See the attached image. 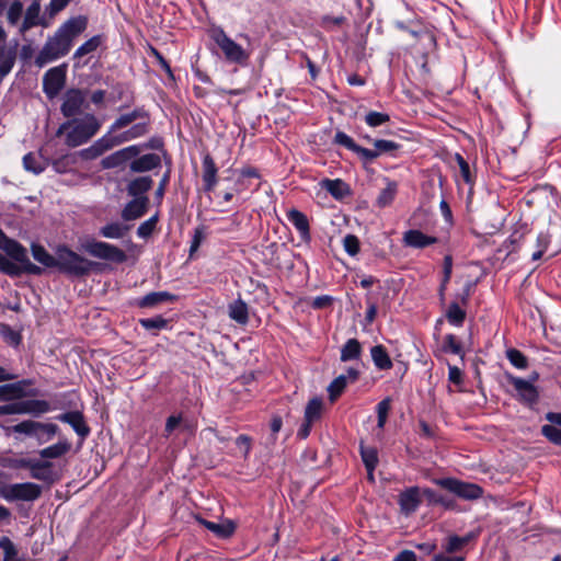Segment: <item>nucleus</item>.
<instances>
[{"label":"nucleus","mask_w":561,"mask_h":561,"mask_svg":"<svg viewBox=\"0 0 561 561\" xmlns=\"http://www.w3.org/2000/svg\"><path fill=\"white\" fill-rule=\"evenodd\" d=\"M322 187H324L335 198H342L348 192L347 185L340 179H336V180L325 179L322 181Z\"/></svg>","instance_id":"c9c22d12"},{"label":"nucleus","mask_w":561,"mask_h":561,"mask_svg":"<svg viewBox=\"0 0 561 561\" xmlns=\"http://www.w3.org/2000/svg\"><path fill=\"white\" fill-rule=\"evenodd\" d=\"M421 504L420 489L412 486L401 492L399 495V505L404 515L414 513Z\"/></svg>","instance_id":"a211bd4d"},{"label":"nucleus","mask_w":561,"mask_h":561,"mask_svg":"<svg viewBox=\"0 0 561 561\" xmlns=\"http://www.w3.org/2000/svg\"><path fill=\"white\" fill-rule=\"evenodd\" d=\"M334 142L337 144V145L346 147L347 149L352 150L353 152L355 151V149L357 147L355 141L348 135H346L343 131H337L335 134Z\"/></svg>","instance_id":"69168bd1"},{"label":"nucleus","mask_w":561,"mask_h":561,"mask_svg":"<svg viewBox=\"0 0 561 561\" xmlns=\"http://www.w3.org/2000/svg\"><path fill=\"white\" fill-rule=\"evenodd\" d=\"M175 296L168 291H152L141 297L137 301L140 308H152L167 301H173Z\"/></svg>","instance_id":"b1692460"},{"label":"nucleus","mask_w":561,"mask_h":561,"mask_svg":"<svg viewBox=\"0 0 561 561\" xmlns=\"http://www.w3.org/2000/svg\"><path fill=\"white\" fill-rule=\"evenodd\" d=\"M160 164H161L160 156H158L156 153H147V154H144V156L133 160L129 167L133 172L140 173V172L151 171V170L158 168Z\"/></svg>","instance_id":"4be33fe9"},{"label":"nucleus","mask_w":561,"mask_h":561,"mask_svg":"<svg viewBox=\"0 0 561 561\" xmlns=\"http://www.w3.org/2000/svg\"><path fill=\"white\" fill-rule=\"evenodd\" d=\"M371 359L375 366L380 370L392 368V360L383 345H375L370 350Z\"/></svg>","instance_id":"7c9ffc66"},{"label":"nucleus","mask_w":561,"mask_h":561,"mask_svg":"<svg viewBox=\"0 0 561 561\" xmlns=\"http://www.w3.org/2000/svg\"><path fill=\"white\" fill-rule=\"evenodd\" d=\"M101 128V122L95 115L87 113L81 118H72L62 123L57 136L65 135V142L69 147H78L88 142Z\"/></svg>","instance_id":"7ed1b4c3"},{"label":"nucleus","mask_w":561,"mask_h":561,"mask_svg":"<svg viewBox=\"0 0 561 561\" xmlns=\"http://www.w3.org/2000/svg\"><path fill=\"white\" fill-rule=\"evenodd\" d=\"M360 456L363 459V462L367 470H375L377 463H378V453L375 447L365 446L364 444H360L359 446Z\"/></svg>","instance_id":"ea45409f"},{"label":"nucleus","mask_w":561,"mask_h":561,"mask_svg":"<svg viewBox=\"0 0 561 561\" xmlns=\"http://www.w3.org/2000/svg\"><path fill=\"white\" fill-rule=\"evenodd\" d=\"M149 125V115L141 107L122 114L112 123L107 133L81 150L80 156L84 160H94L116 146L147 135Z\"/></svg>","instance_id":"f257e3e1"},{"label":"nucleus","mask_w":561,"mask_h":561,"mask_svg":"<svg viewBox=\"0 0 561 561\" xmlns=\"http://www.w3.org/2000/svg\"><path fill=\"white\" fill-rule=\"evenodd\" d=\"M139 323L146 330H161L168 325V321L161 316L140 319Z\"/></svg>","instance_id":"3c124183"},{"label":"nucleus","mask_w":561,"mask_h":561,"mask_svg":"<svg viewBox=\"0 0 561 561\" xmlns=\"http://www.w3.org/2000/svg\"><path fill=\"white\" fill-rule=\"evenodd\" d=\"M479 535V531H470L467 535L459 537V536H449L447 538V541L444 546L446 552L454 553L462 549L466 545H468L470 541L474 540Z\"/></svg>","instance_id":"c85d7f7f"},{"label":"nucleus","mask_w":561,"mask_h":561,"mask_svg":"<svg viewBox=\"0 0 561 561\" xmlns=\"http://www.w3.org/2000/svg\"><path fill=\"white\" fill-rule=\"evenodd\" d=\"M229 317L239 324H245L249 320L248 305L242 299H237L228 307Z\"/></svg>","instance_id":"2f4dec72"},{"label":"nucleus","mask_w":561,"mask_h":561,"mask_svg":"<svg viewBox=\"0 0 561 561\" xmlns=\"http://www.w3.org/2000/svg\"><path fill=\"white\" fill-rule=\"evenodd\" d=\"M51 467L53 465L49 461L34 460L30 469L31 477L44 482H53L55 477Z\"/></svg>","instance_id":"393cba45"},{"label":"nucleus","mask_w":561,"mask_h":561,"mask_svg":"<svg viewBox=\"0 0 561 561\" xmlns=\"http://www.w3.org/2000/svg\"><path fill=\"white\" fill-rule=\"evenodd\" d=\"M215 43L222 50L226 59L238 65H245L251 53L230 38L221 28L215 30L211 35Z\"/></svg>","instance_id":"423d86ee"},{"label":"nucleus","mask_w":561,"mask_h":561,"mask_svg":"<svg viewBox=\"0 0 561 561\" xmlns=\"http://www.w3.org/2000/svg\"><path fill=\"white\" fill-rule=\"evenodd\" d=\"M69 1L70 0H51L46 10L50 16H54L62 11L68 5Z\"/></svg>","instance_id":"338daca9"},{"label":"nucleus","mask_w":561,"mask_h":561,"mask_svg":"<svg viewBox=\"0 0 561 561\" xmlns=\"http://www.w3.org/2000/svg\"><path fill=\"white\" fill-rule=\"evenodd\" d=\"M153 181L150 176H139L131 180L127 185V193L133 197L146 196L152 187Z\"/></svg>","instance_id":"cd10ccee"},{"label":"nucleus","mask_w":561,"mask_h":561,"mask_svg":"<svg viewBox=\"0 0 561 561\" xmlns=\"http://www.w3.org/2000/svg\"><path fill=\"white\" fill-rule=\"evenodd\" d=\"M447 321L456 327H460L466 319V311L462 310L458 301H453L446 311Z\"/></svg>","instance_id":"58836bf2"},{"label":"nucleus","mask_w":561,"mask_h":561,"mask_svg":"<svg viewBox=\"0 0 561 561\" xmlns=\"http://www.w3.org/2000/svg\"><path fill=\"white\" fill-rule=\"evenodd\" d=\"M31 382L26 380L18 381L14 383H7L0 386V399L1 400H18L25 396V387Z\"/></svg>","instance_id":"5701e85b"},{"label":"nucleus","mask_w":561,"mask_h":561,"mask_svg":"<svg viewBox=\"0 0 561 561\" xmlns=\"http://www.w3.org/2000/svg\"><path fill=\"white\" fill-rule=\"evenodd\" d=\"M24 414L39 415L50 410L49 403L44 400H26L23 401Z\"/></svg>","instance_id":"a19ab883"},{"label":"nucleus","mask_w":561,"mask_h":561,"mask_svg":"<svg viewBox=\"0 0 561 561\" xmlns=\"http://www.w3.org/2000/svg\"><path fill=\"white\" fill-rule=\"evenodd\" d=\"M550 243V238L547 233L545 232H540L537 237V247H538V250L535 251L533 254H531V259L534 261H537L539 259H541V256L543 255L545 251L547 250L548 245Z\"/></svg>","instance_id":"5fc2aeb1"},{"label":"nucleus","mask_w":561,"mask_h":561,"mask_svg":"<svg viewBox=\"0 0 561 561\" xmlns=\"http://www.w3.org/2000/svg\"><path fill=\"white\" fill-rule=\"evenodd\" d=\"M141 149L139 146L133 145L121 150L113 152L112 154L105 157L101 161V165L104 169H114L121 167L128 160L136 158L140 153Z\"/></svg>","instance_id":"4468645a"},{"label":"nucleus","mask_w":561,"mask_h":561,"mask_svg":"<svg viewBox=\"0 0 561 561\" xmlns=\"http://www.w3.org/2000/svg\"><path fill=\"white\" fill-rule=\"evenodd\" d=\"M390 409H391V399L389 397L385 398L377 404V415H378L377 426L380 430H382L385 427Z\"/></svg>","instance_id":"8fccbe9b"},{"label":"nucleus","mask_w":561,"mask_h":561,"mask_svg":"<svg viewBox=\"0 0 561 561\" xmlns=\"http://www.w3.org/2000/svg\"><path fill=\"white\" fill-rule=\"evenodd\" d=\"M362 354V345L356 339H350L341 350V360L350 362L358 359Z\"/></svg>","instance_id":"72a5a7b5"},{"label":"nucleus","mask_w":561,"mask_h":561,"mask_svg":"<svg viewBox=\"0 0 561 561\" xmlns=\"http://www.w3.org/2000/svg\"><path fill=\"white\" fill-rule=\"evenodd\" d=\"M451 270H453V257L450 255H446L444 257V277L439 287V295L440 298L444 297V291L446 289L447 283L449 282L451 277Z\"/></svg>","instance_id":"864d4df0"},{"label":"nucleus","mask_w":561,"mask_h":561,"mask_svg":"<svg viewBox=\"0 0 561 561\" xmlns=\"http://www.w3.org/2000/svg\"><path fill=\"white\" fill-rule=\"evenodd\" d=\"M42 426H51L54 427V431H50L48 428H42L37 431V434H35V437L39 443H46L50 440L58 432V426L53 423H42Z\"/></svg>","instance_id":"4d7b16f0"},{"label":"nucleus","mask_w":561,"mask_h":561,"mask_svg":"<svg viewBox=\"0 0 561 561\" xmlns=\"http://www.w3.org/2000/svg\"><path fill=\"white\" fill-rule=\"evenodd\" d=\"M72 47V44L56 31L44 44L43 48L35 58V64L38 67H44L46 64L66 56Z\"/></svg>","instance_id":"39448f33"},{"label":"nucleus","mask_w":561,"mask_h":561,"mask_svg":"<svg viewBox=\"0 0 561 561\" xmlns=\"http://www.w3.org/2000/svg\"><path fill=\"white\" fill-rule=\"evenodd\" d=\"M32 254L33 257L39 262L41 264L45 265L46 267H55L56 265V255L49 254L46 249L39 244H32Z\"/></svg>","instance_id":"4c0bfd02"},{"label":"nucleus","mask_w":561,"mask_h":561,"mask_svg":"<svg viewBox=\"0 0 561 561\" xmlns=\"http://www.w3.org/2000/svg\"><path fill=\"white\" fill-rule=\"evenodd\" d=\"M546 419L551 424L541 427L542 435L551 443L561 446V413L549 412Z\"/></svg>","instance_id":"6ab92c4d"},{"label":"nucleus","mask_w":561,"mask_h":561,"mask_svg":"<svg viewBox=\"0 0 561 561\" xmlns=\"http://www.w3.org/2000/svg\"><path fill=\"white\" fill-rule=\"evenodd\" d=\"M0 271L10 276H19L21 273L26 272L23 264L19 266L3 254H0Z\"/></svg>","instance_id":"c03bdc74"},{"label":"nucleus","mask_w":561,"mask_h":561,"mask_svg":"<svg viewBox=\"0 0 561 561\" xmlns=\"http://www.w3.org/2000/svg\"><path fill=\"white\" fill-rule=\"evenodd\" d=\"M88 26V19L83 15H78L67 20L62 23L57 31L72 44L73 39L85 31Z\"/></svg>","instance_id":"2eb2a0df"},{"label":"nucleus","mask_w":561,"mask_h":561,"mask_svg":"<svg viewBox=\"0 0 561 561\" xmlns=\"http://www.w3.org/2000/svg\"><path fill=\"white\" fill-rule=\"evenodd\" d=\"M343 245L350 255H356L359 252V240L354 234H346L343 239Z\"/></svg>","instance_id":"bf43d9fd"},{"label":"nucleus","mask_w":561,"mask_h":561,"mask_svg":"<svg viewBox=\"0 0 561 561\" xmlns=\"http://www.w3.org/2000/svg\"><path fill=\"white\" fill-rule=\"evenodd\" d=\"M57 420L69 424L82 439L90 434V428L85 424L82 413L79 411L62 413L57 416Z\"/></svg>","instance_id":"f3484780"},{"label":"nucleus","mask_w":561,"mask_h":561,"mask_svg":"<svg viewBox=\"0 0 561 561\" xmlns=\"http://www.w3.org/2000/svg\"><path fill=\"white\" fill-rule=\"evenodd\" d=\"M41 10L39 0L32 1L25 11L21 0H0V16L4 14L8 24L18 26L21 35L35 26H48L46 20L41 15Z\"/></svg>","instance_id":"f03ea898"},{"label":"nucleus","mask_w":561,"mask_h":561,"mask_svg":"<svg viewBox=\"0 0 561 561\" xmlns=\"http://www.w3.org/2000/svg\"><path fill=\"white\" fill-rule=\"evenodd\" d=\"M0 249L3 250L11 259L23 264L26 273L37 275L42 272L41 267L28 260L27 250L18 241L9 238L1 229Z\"/></svg>","instance_id":"0eeeda50"},{"label":"nucleus","mask_w":561,"mask_h":561,"mask_svg":"<svg viewBox=\"0 0 561 561\" xmlns=\"http://www.w3.org/2000/svg\"><path fill=\"white\" fill-rule=\"evenodd\" d=\"M438 241L436 237L427 236L417 229H410L403 233L402 242L405 247L423 249L435 244Z\"/></svg>","instance_id":"dca6fc26"},{"label":"nucleus","mask_w":561,"mask_h":561,"mask_svg":"<svg viewBox=\"0 0 561 561\" xmlns=\"http://www.w3.org/2000/svg\"><path fill=\"white\" fill-rule=\"evenodd\" d=\"M42 488L32 482L15 483L0 488V496L7 501H35Z\"/></svg>","instance_id":"6e6552de"},{"label":"nucleus","mask_w":561,"mask_h":561,"mask_svg":"<svg viewBox=\"0 0 561 561\" xmlns=\"http://www.w3.org/2000/svg\"><path fill=\"white\" fill-rule=\"evenodd\" d=\"M0 549L4 552L3 561H11L18 553L13 542L8 537L0 539Z\"/></svg>","instance_id":"680f3d73"},{"label":"nucleus","mask_w":561,"mask_h":561,"mask_svg":"<svg viewBox=\"0 0 561 561\" xmlns=\"http://www.w3.org/2000/svg\"><path fill=\"white\" fill-rule=\"evenodd\" d=\"M374 147L376 152H378V157L381 153L391 152L393 150H397L399 148V145L392 140H386V139H377L374 140Z\"/></svg>","instance_id":"6e6d98bb"},{"label":"nucleus","mask_w":561,"mask_h":561,"mask_svg":"<svg viewBox=\"0 0 561 561\" xmlns=\"http://www.w3.org/2000/svg\"><path fill=\"white\" fill-rule=\"evenodd\" d=\"M89 107L85 92L80 89H69L62 96L60 111L67 118L76 117Z\"/></svg>","instance_id":"1a4fd4ad"},{"label":"nucleus","mask_w":561,"mask_h":561,"mask_svg":"<svg viewBox=\"0 0 561 561\" xmlns=\"http://www.w3.org/2000/svg\"><path fill=\"white\" fill-rule=\"evenodd\" d=\"M23 165L25 170L35 174H39L45 170V164L32 152L24 156Z\"/></svg>","instance_id":"a18cd8bd"},{"label":"nucleus","mask_w":561,"mask_h":561,"mask_svg":"<svg viewBox=\"0 0 561 561\" xmlns=\"http://www.w3.org/2000/svg\"><path fill=\"white\" fill-rule=\"evenodd\" d=\"M506 357L510 360V363L518 369H526L528 366V360L526 356L516 348H508L506 351Z\"/></svg>","instance_id":"09e8293b"},{"label":"nucleus","mask_w":561,"mask_h":561,"mask_svg":"<svg viewBox=\"0 0 561 561\" xmlns=\"http://www.w3.org/2000/svg\"><path fill=\"white\" fill-rule=\"evenodd\" d=\"M157 220H158V216L154 215L152 217H150L149 219H147L146 221H144L137 229V234L140 237V238H147L149 237L154 227H156V224H157Z\"/></svg>","instance_id":"13d9d810"},{"label":"nucleus","mask_w":561,"mask_h":561,"mask_svg":"<svg viewBox=\"0 0 561 561\" xmlns=\"http://www.w3.org/2000/svg\"><path fill=\"white\" fill-rule=\"evenodd\" d=\"M15 58V50L9 49L4 45H0V83L3 78L11 72Z\"/></svg>","instance_id":"c756f323"},{"label":"nucleus","mask_w":561,"mask_h":561,"mask_svg":"<svg viewBox=\"0 0 561 561\" xmlns=\"http://www.w3.org/2000/svg\"><path fill=\"white\" fill-rule=\"evenodd\" d=\"M348 383L350 382L344 375L337 376L328 387L330 401L334 402L342 394Z\"/></svg>","instance_id":"79ce46f5"},{"label":"nucleus","mask_w":561,"mask_h":561,"mask_svg":"<svg viewBox=\"0 0 561 561\" xmlns=\"http://www.w3.org/2000/svg\"><path fill=\"white\" fill-rule=\"evenodd\" d=\"M66 83V67L58 66L50 68L43 77V90L50 100L55 99L64 89Z\"/></svg>","instance_id":"f8f14e48"},{"label":"nucleus","mask_w":561,"mask_h":561,"mask_svg":"<svg viewBox=\"0 0 561 561\" xmlns=\"http://www.w3.org/2000/svg\"><path fill=\"white\" fill-rule=\"evenodd\" d=\"M42 428H48L50 431H54V427H51V426L50 427L49 426H42L41 422H36V421H32V420H26V421H23V422L16 424V425L7 427L5 432H7V434L19 433V434H24V435H27V436L35 437V434H37V431L42 430Z\"/></svg>","instance_id":"bb28decb"},{"label":"nucleus","mask_w":561,"mask_h":561,"mask_svg":"<svg viewBox=\"0 0 561 561\" xmlns=\"http://www.w3.org/2000/svg\"><path fill=\"white\" fill-rule=\"evenodd\" d=\"M204 238H205V228L196 227L194 229V234H193V239H192L191 247H190V255L191 256L193 255V253H195L198 250Z\"/></svg>","instance_id":"e2e57ef3"},{"label":"nucleus","mask_w":561,"mask_h":561,"mask_svg":"<svg viewBox=\"0 0 561 561\" xmlns=\"http://www.w3.org/2000/svg\"><path fill=\"white\" fill-rule=\"evenodd\" d=\"M397 194V184L394 182H388L387 186L380 192L377 203L380 207L388 206L393 201Z\"/></svg>","instance_id":"49530a36"},{"label":"nucleus","mask_w":561,"mask_h":561,"mask_svg":"<svg viewBox=\"0 0 561 561\" xmlns=\"http://www.w3.org/2000/svg\"><path fill=\"white\" fill-rule=\"evenodd\" d=\"M442 488L465 500H477L482 496V489L474 483L462 482L457 479L447 478L436 482Z\"/></svg>","instance_id":"9b49d317"},{"label":"nucleus","mask_w":561,"mask_h":561,"mask_svg":"<svg viewBox=\"0 0 561 561\" xmlns=\"http://www.w3.org/2000/svg\"><path fill=\"white\" fill-rule=\"evenodd\" d=\"M126 231V228H124L118 222L108 224L101 228L100 233L104 238L108 239H121Z\"/></svg>","instance_id":"de8ad7c7"},{"label":"nucleus","mask_w":561,"mask_h":561,"mask_svg":"<svg viewBox=\"0 0 561 561\" xmlns=\"http://www.w3.org/2000/svg\"><path fill=\"white\" fill-rule=\"evenodd\" d=\"M507 381L514 387L517 397L525 403H535L538 400V391L531 381L506 374Z\"/></svg>","instance_id":"ddd939ff"},{"label":"nucleus","mask_w":561,"mask_h":561,"mask_svg":"<svg viewBox=\"0 0 561 561\" xmlns=\"http://www.w3.org/2000/svg\"><path fill=\"white\" fill-rule=\"evenodd\" d=\"M323 401L321 398H312L306 405L305 419L308 422H316L321 417Z\"/></svg>","instance_id":"e433bc0d"},{"label":"nucleus","mask_w":561,"mask_h":561,"mask_svg":"<svg viewBox=\"0 0 561 561\" xmlns=\"http://www.w3.org/2000/svg\"><path fill=\"white\" fill-rule=\"evenodd\" d=\"M444 348L453 354L459 355L461 353V345L455 335L448 334L444 340Z\"/></svg>","instance_id":"0e129e2a"},{"label":"nucleus","mask_w":561,"mask_h":561,"mask_svg":"<svg viewBox=\"0 0 561 561\" xmlns=\"http://www.w3.org/2000/svg\"><path fill=\"white\" fill-rule=\"evenodd\" d=\"M83 248L90 255L98 259L114 263H123L127 260V255L123 250L106 242L91 241L87 242Z\"/></svg>","instance_id":"9d476101"},{"label":"nucleus","mask_w":561,"mask_h":561,"mask_svg":"<svg viewBox=\"0 0 561 561\" xmlns=\"http://www.w3.org/2000/svg\"><path fill=\"white\" fill-rule=\"evenodd\" d=\"M287 218L300 232L301 236L309 234V222L305 214L297 209H290L287 213Z\"/></svg>","instance_id":"f704fd0d"},{"label":"nucleus","mask_w":561,"mask_h":561,"mask_svg":"<svg viewBox=\"0 0 561 561\" xmlns=\"http://www.w3.org/2000/svg\"><path fill=\"white\" fill-rule=\"evenodd\" d=\"M365 162H371L378 157L376 150H370L357 145L355 151Z\"/></svg>","instance_id":"774afa93"},{"label":"nucleus","mask_w":561,"mask_h":561,"mask_svg":"<svg viewBox=\"0 0 561 561\" xmlns=\"http://www.w3.org/2000/svg\"><path fill=\"white\" fill-rule=\"evenodd\" d=\"M197 522L219 538H228L234 533V525L231 522L214 523L197 517Z\"/></svg>","instance_id":"a878e982"},{"label":"nucleus","mask_w":561,"mask_h":561,"mask_svg":"<svg viewBox=\"0 0 561 561\" xmlns=\"http://www.w3.org/2000/svg\"><path fill=\"white\" fill-rule=\"evenodd\" d=\"M23 401H15L0 405V415L24 414Z\"/></svg>","instance_id":"052dcab7"},{"label":"nucleus","mask_w":561,"mask_h":561,"mask_svg":"<svg viewBox=\"0 0 561 561\" xmlns=\"http://www.w3.org/2000/svg\"><path fill=\"white\" fill-rule=\"evenodd\" d=\"M71 448L67 440H60L57 444L50 445L39 451L42 458L54 459L66 455Z\"/></svg>","instance_id":"473e14b6"},{"label":"nucleus","mask_w":561,"mask_h":561,"mask_svg":"<svg viewBox=\"0 0 561 561\" xmlns=\"http://www.w3.org/2000/svg\"><path fill=\"white\" fill-rule=\"evenodd\" d=\"M390 121V116L386 113L380 112H368L365 116V122L370 127H378Z\"/></svg>","instance_id":"603ef678"},{"label":"nucleus","mask_w":561,"mask_h":561,"mask_svg":"<svg viewBox=\"0 0 561 561\" xmlns=\"http://www.w3.org/2000/svg\"><path fill=\"white\" fill-rule=\"evenodd\" d=\"M100 44H101V36L95 35V36L91 37L90 39H88L87 42H84L81 46H79L77 48V50L75 51L73 57L81 58L90 53H93L94 50L98 49Z\"/></svg>","instance_id":"37998d69"},{"label":"nucleus","mask_w":561,"mask_h":561,"mask_svg":"<svg viewBox=\"0 0 561 561\" xmlns=\"http://www.w3.org/2000/svg\"><path fill=\"white\" fill-rule=\"evenodd\" d=\"M217 172H218V169L215 164L214 159L210 157V154H208V153L205 154L203 158V173H202V179L204 182L205 191L210 192L216 186Z\"/></svg>","instance_id":"412c9836"},{"label":"nucleus","mask_w":561,"mask_h":561,"mask_svg":"<svg viewBox=\"0 0 561 561\" xmlns=\"http://www.w3.org/2000/svg\"><path fill=\"white\" fill-rule=\"evenodd\" d=\"M98 263L87 260L67 247L56 250V265L60 272L72 276L88 275Z\"/></svg>","instance_id":"20e7f679"},{"label":"nucleus","mask_w":561,"mask_h":561,"mask_svg":"<svg viewBox=\"0 0 561 561\" xmlns=\"http://www.w3.org/2000/svg\"><path fill=\"white\" fill-rule=\"evenodd\" d=\"M149 204L147 196L134 197L122 211L125 220H135L146 214Z\"/></svg>","instance_id":"aec40b11"}]
</instances>
